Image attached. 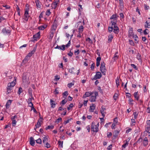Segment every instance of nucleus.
Instances as JSON below:
<instances>
[{"label":"nucleus","instance_id":"1","mask_svg":"<svg viewBox=\"0 0 150 150\" xmlns=\"http://www.w3.org/2000/svg\"><path fill=\"white\" fill-rule=\"evenodd\" d=\"M99 126L98 123L96 125H95L94 122H93L91 125V130L93 132H97L98 131V127Z\"/></svg>","mask_w":150,"mask_h":150},{"label":"nucleus","instance_id":"2","mask_svg":"<svg viewBox=\"0 0 150 150\" xmlns=\"http://www.w3.org/2000/svg\"><path fill=\"white\" fill-rule=\"evenodd\" d=\"M102 76V75L101 73L99 71L96 72V74L94 76L93 78L92 79V80H96L97 79H98L100 78Z\"/></svg>","mask_w":150,"mask_h":150},{"label":"nucleus","instance_id":"3","mask_svg":"<svg viewBox=\"0 0 150 150\" xmlns=\"http://www.w3.org/2000/svg\"><path fill=\"white\" fill-rule=\"evenodd\" d=\"M94 96H91L90 98V100L91 102H94L96 101V97L98 96V92H95L94 93Z\"/></svg>","mask_w":150,"mask_h":150},{"label":"nucleus","instance_id":"4","mask_svg":"<svg viewBox=\"0 0 150 150\" xmlns=\"http://www.w3.org/2000/svg\"><path fill=\"white\" fill-rule=\"evenodd\" d=\"M9 28H4L2 30V32L3 34H7L9 33L11 31L9 29Z\"/></svg>","mask_w":150,"mask_h":150},{"label":"nucleus","instance_id":"5","mask_svg":"<svg viewBox=\"0 0 150 150\" xmlns=\"http://www.w3.org/2000/svg\"><path fill=\"white\" fill-rule=\"evenodd\" d=\"M28 11H26L24 15V19L26 21H28L29 17Z\"/></svg>","mask_w":150,"mask_h":150},{"label":"nucleus","instance_id":"6","mask_svg":"<svg viewBox=\"0 0 150 150\" xmlns=\"http://www.w3.org/2000/svg\"><path fill=\"white\" fill-rule=\"evenodd\" d=\"M13 87V86H11V84L10 83H8L7 87V92H8V93H9L11 92V91Z\"/></svg>","mask_w":150,"mask_h":150},{"label":"nucleus","instance_id":"7","mask_svg":"<svg viewBox=\"0 0 150 150\" xmlns=\"http://www.w3.org/2000/svg\"><path fill=\"white\" fill-rule=\"evenodd\" d=\"M40 32H39L37 33L36 34L33 35V38L34 39V40L37 41L38 39H39L40 37Z\"/></svg>","mask_w":150,"mask_h":150},{"label":"nucleus","instance_id":"8","mask_svg":"<svg viewBox=\"0 0 150 150\" xmlns=\"http://www.w3.org/2000/svg\"><path fill=\"white\" fill-rule=\"evenodd\" d=\"M100 70L102 73L103 75H105V73L106 72V69L105 67H100Z\"/></svg>","mask_w":150,"mask_h":150},{"label":"nucleus","instance_id":"9","mask_svg":"<svg viewBox=\"0 0 150 150\" xmlns=\"http://www.w3.org/2000/svg\"><path fill=\"white\" fill-rule=\"evenodd\" d=\"M93 93V92H86L85 93V94L83 95V98H84L87 97H89L91 95H92Z\"/></svg>","mask_w":150,"mask_h":150},{"label":"nucleus","instance_id":"10","mask_svg":"<svg viewBox=\"0 0 150 150\" xmlns=\"http://www.w3.org/2000/svg\"><path fill=\"white\" fill-rule=\"evenodd\" d=\"M30 144L32 146H34L35 144V142L33 137H30Z\"/></svg>","mask_w":150,"mask_h":150},{"label":"nucleus","instance_id":"11","mask_svg":"<svg viewBox=\"0 0 150 150\" xmlns=\"http://www.w3.org/2000/svg\"><path fill=\"white\" fill-rule=\"evenodd\" d=\"M55 48L58 49L62 50H64L65 49V46L64 45H62L61 46H59L57 45L56 47Z\"/></svg>","mask_w":150,"mask_h":150},{"label":"nucleus","instance_id":"12","mask_svg":"<svg viewBox=\"0 0 150 150\" xmlns=\"http://www.w3.org/2000/svg\"><path fill=\"white\" fill-rule=\"evenodd\" d=\"M113 32L116 34H117L119 32V28L116 25L114 26Z\"/></svg>","mask_w":150,"mask_h":150},{"label":"nucleus","instance_id":"13","mask_svg":"<svg viewBox=\"0 0 150 150\" xmlns=\"http://www.w3.org/2000/svg\"><path fill=\"white\" fill-rule=\"evenodd\" d=\"M50 104L51 107L52 108H54L55 107V105L56 104V103H55V102L52 99L50 100Z\"/></svg>","mask_w":150,"mask_h":150},{"label":"nucleus","instance_id":"14","mask_svg":"<svg viewBox=\"0 0 150 150\" xmlns=\"http://www.w3.org/2000/svg\"><path fill=\"white\" fill-rule=\"evenodd\" d=\"M143 144L144 146H146L148 144V140L147 137H145L143 141Z\"/></svg>","mask_w":150,"mask_h":150},{"label":"nucleus","instance_id":"15","mask_svg":"<svg viewBox=\"0 0 150 150\" xmlns=\"http://www.w3.org/2000/svg\"><path fill=\"white\" fill-rule=\"evenodd\" d=\"M92 105L90 106L89 111L91 112H93L95 109V105L94 104H92Z\"/></svg>","mask_w":150,"mask_h":150},{"label":"nucleus","instance_id":"16","mask_svg":"<svg viewBox=\"0 0 150 150\" xmlns=\"http://www.w3.org/2000/svg\"><path fill=\"white\" fill-rule=\"evenodd\" d=\"M106 110V109L105 108L102 107V109L100 110V112L102 114V116L104 117H105V110Z\"/></svg>","mask_w":150,"mask_h":150},{"label":"nucleus","instance_id":"17","mask_svg":"<svg viewBox=\"0 0 150 150\" xmlns=\"http://www.w3.org/2000/svg\"><path fill=\"white\" fill-rule=\"evenodd\" d=\"M35 3L37 8H41L40 2L39 0H37L35 1Z\"/></svg>","mask_w":150,"mask_h":150},{"label":"nucleus","instance_id":"18","mask_svg":"<svg viewBox=\"0 0 150 150\" xmlns=\"http://www.w3.org/2000/svg\"><path fill=\"white\" fill-rule=\"evenodd\" d=\"M133 35L132 28H129V35L130 36H132Z\"/></svg>","mask_w":150,"mask_h":150},{"label":"nucleus","instance_id":"19","mask_svg":"<svg viewBox=\"0 0 150 150\" xmlns=\"http://www.w3.org/2000/svg\"><path fill=\"white\" fill-rule=\"evenodd\" d=\"M69 71L72 74H74L76 73V70L74 67H72L71 69H69Z\"/></svg>","mask_w":150,"mask_h":150},{"label":"nucleus","instance_id":"20","mask_svg":"<svg viewBox=\"0 0 150 150\" xmlns=\"http://www.w3.org/2000/svg\"><path fill=\"white\" fill-rule=\"evenodd\" d=\"M12 101V100H8L6 105V108H7L9 107V106L11 105Z\"/></svg>","mask_w":150,"mask_h":150},{"label":"nucleus","instance_id":"21","mask_svg":"<svg viewBox=\"0 0 150 150\" xmlns=\"http://www.w3.org/2000/svg\"><path fill=\"white\" fill-rule=\"evenodd\" d=\"M138 92H135L134 93V98L138 100L139 98V96L138 95Z\"/></svg>","mask_w":150,"mask_h":150},{"label":"nucleus","instance_id":"22","mask_svg":"<svg viewBox=\"0 0 150 150\" xmlns=\"http://www.w3.org/2000/svg\"><path fill=\"white\" fill-rule=\"evenodd\" d=\"M111 21L112 25L115 26L117 23V19H114Z\"/></svg>","mask_w":150,"mask_h":150},{"label":"nucleus","instance_id":"23","mask_svg":"<svg viewBox=\"0 0 150 150\" xmlns=\"http://www.w3.org/2000/svg\"><path fill=\"white\" fill-rule=\"evenodd\" d=\"M68 95L67 91H65L62 93L63 97V98L65 99L66 97Z\"/></svg>","mask_w":150,"mask_h":150},{"label":"nucleus","instance_id":"24","mask_svg":"<svg viewBox=\"0 0 150 150\" xmlns=\"http://www.w3.org/2000/svg\"><path fill=\"white\" fill-rule=\"evenodd\" d=\"M83 27L82 25L80 26L78 28V32L80 33H82L83 31Z\"/></svg>","mask_w":150,"mask_h":150},{"label":"nucleus","instance_id":"25","mask_svg":"<svg viewBox=\"0 0 150 150\" xmlns=\"http://www.w3.org/2000/svg\"><path fill=\"white\" fill-rule=\"evenodd\" d=\"M113 38V36L112 35H111L108 36V42H111L112 39Z\"/></svg>","mask_w":150,"mask_h":150},{"label":"nucleus","instance_id":"26","mask_svg":"<svg viewBox=\"0 0 150 150\" xmlns=\"http://www.w3.org/2000/svg\"><path fill=\"white\" fill-rule=\"evenodd\" d=\"M59 2V1H55L52 4V5H53L54 8H56L57 4Z\"/></svg>","mask_w":150,"mask_h":150},{"label":"nucleus","instance_id":"27","mask_svg":"<svg viewBox=\"0 0 150 150\" xmlns=\"http://www.w3.org/2000/svg\"><path fill=\"white\" fill-rule=\"evenodd\" d=\"M47 140L48 139L47 136H45V137L43 138L42 141L43 143L44 144H45V143L47 142Z\"/></svg>","mask_w":150,"mask_h":150},{"label":"nucleus","instance_id":"28","mask_svg":"<svg viewBox=\"0 0 150 150\" xmlns=\"http://www.w3.org/2000/svg\"><path fill=\"white\" fill-rule=\"evenodd\" d=\"M124 142H125V143L122 145V147L125 148L128 145L129 143L127 140H125Z\"/></svg>","mask_w":150,"mask_h":150},{"label":"nucleus","instance_id":"29","mask_svg":"<svg viewBox=\"0 0 150 150\" xmlns=\"http://www.w3.org/2000/svg\"><path fill=\"white\" fill-rule=\"evenodd\" d=\"M58 144L59 145V146L61 148H63V141H58Z\"/></svg>","mask_w":150,"mask_h":150},{"label":"nucleus","instance_id":"30","mask_svg":"<svg viewBox=\"0 0 150 150\" xmlns=\"http://www.w3.org/2000/svg\"><path fill=\"white\" fill-rule=\"evenodd\" d=\"M37 48V46L33 48V50L31 51L30 53L32 55L35 52Z\"/></svg>","mask_w":150,"mask_h":150},{"label":"nucleus","instance_id":"31","mask_svg":"<svg viewBox=\"0 0 150 150\" xmlns=\"http://www.w3.org/2000/svg\"><path fill=\"white\" fill-rule=\"evenodd\" d=\"M57 28V26L56 24H53L52 25V30H54L55 31Z\"/></svg>","mask_w":150,"mask_h":150},{"label":"nucleus","instance_id":"32","mask_svg":"<svg viewBox=\"0 0 150 150\" xmlns=\"http://www.w3.org/2000/svg\"><path fill=\"white\" fill-rule=\"evenodd\" d=\"M12 120V124L13 126H15L17 122L15 120Z\"/></svg>","mask_w":150,"mask_h":150},{"label":"nucleus","instance_id":"33","mask_svg":"<svg viewBox=\"0 0 150 150\" xmlns=\"http://www.w3.org/2000/svg\"><path fill=\"white\" fill-rule=\"evenodd\" d=\"M67 102V100L64 99L60 103V104L62 103L63 105H64Z\"/></svg>","mask_w":150,"mask_h":150},{"label":"nucleus","instance_id":"34","mask_svg":"<svg viewBox=\"0 0 150 150\" xmlns=\"http://www.w3.org/2000/svg\"><path fill=\"white\" fill-rule=\"evenodd\" d=\"M54 128V126L53 125H49L46 128V129L47 130L48 129H52Z\"/></svg>","mask_w":150,"mask_h":150},{"label":"nucleus","instance_id":"35","mask_svg":"<svg viewBox=\"0 0 150 150\" xmlns=\"http://www.w3.org/2000/svg\"><path fill=\"white\" fill-rule=\"evenodd\" d=\"M36 142L37 144H41L42 142L41 139L40 138H39L38 139L36 140Z\"/></svg>","mask_w":150,"mask_h":150},{"label":"nucleus","instance_id":"36","mask_svg":"<svg viewBox=\"0 0 150 150\" xmlns=\"http://www.w3.org/2000/svg\"><path fill=\"white\" fill-rule=\"evenodd\" d=\"M46 27H45L44 25H41L38 27V28L39 30H44Z\"/></svg>","mask_w":150,"mask_h":150},{"label":"nucleus","instance_id":"37","mask_svg":"<svg viewBox=\"0 0 150 150\" xmlns=\"http://www.w3.org/2000/svg\"><path fill=\"white\" fill-rule=\"evenodd\" d=\"M40 126L41 124L40 123L39 121L38 120V122L35 125V127H36V128H38Z\"/></svg>","mask_w":150,"mask_h":150},{"label":"nucleus","instance_id":"38","mask_svg":"<svg viewBox=\"0 0 150 150\" xmlns=\"http://www.w3.org/2000/svg\"><path fill=\"white\" fill-rule=\"evenodd\" d=\"M119 133V132L118 131L115 130L114 132V136L115 137H117V136Z\"/></svg>","mask_w":150,"mask_h":150},{"label":"nucleus","instance_id":"39","mask_svg":"<svg viewBox=\"0 0 150 150\" xmlns=\"http://www.w3.org/2000/svg\"><path fill=\"white\" fill-rule=\"evenodd\" d=\"M117 18L116 15L115 14L112 15L110 18V19H117Z\"/></svg>","mask_w":150,"mask_h":150},{"label":"nucleus","instance_id":"40","mask_svg":"<svg viewBox=\"0 0 150 150\" xmlns=\"http://www.w3.org/2000/svg\"><path fill=\"white\" fill-rule=\"evenodd\" d=\"M141 55L139 53H138L137 56V58L138 60H141Z\"/></svg>","mask_w":150,"mask_h":150},{"label":"nucleus","instance_id":"41","mask_svg":"<svg viewBox=\"0 0 150 150\" xmlns=\"http://www.w3.org/2000/svg\"><path fill=\"white\" fill-rule=\"evenodd\" d=\"M116 83L117 85V87H118L119 85V78H117L116 80Z\"/></svg>","mask_w":150,"mask_h":150},{"label":"nucleus","instance_id":"42","mask_svg":"<svg viewBox=\"0 0 150 150\" xmlns=\"http://www.w3.org/2000/svg\"><path fill=\"white\" fill-rule=\"evenodd\" d=\"M28 93L29 96H32V90L31 88H30L28 89Z\"/></svg>","mask_w":150,"mask_h":150},{"label":"nucleus","instance_id":"43","mask_svg":"<svg viewBox=\"0 0 150 150\" xmlns=\"http://www.w3.org/2000/svg\"><path fill=\"white\" fill-rule=\"evenodd\" d=\"M23 90L21 87L19 88L18 93L19 95H20V94L22 92Z\"/></svg>","mask_w":150,"mask_h":150},{"label":"nucleus","instance_id":"44","mask_svg":"<svg viewBox=\"0 0 150 150\" xmlns=\"http://www.w3.org/2000/svg\"><path fill=\"white\" fill-rule=\"evenodd\" d=\"M133 115L134 116V119H136L137 117L138 113L137 112H135L133 113Z\"/></svg>","mask_w":150,"mask_h":150},{"label":"nucleus","instance_id":"45","mask_svg":"<svg viewBox=\"0 0 150 150\" xmlns=\"http://www.w3.org/2000/svg\"><path fill=\"white\" fill-rule=\"evenodd\" d=\"M129 42L130 45L133 46H134V42L132 40H129Z\"/></svg>","mask_w":150,"mask_h":150},{"label":"nucleus","instance_id":"46","mask_svg":"<svg viewBox=\"0 0 150 150\" xmlns=\"http://www.w3.org/2000/svg\"><path fill=\"white\" fill-rule=\"evenodd\" d=\"M45 143V147L47 148H49L50 147V144L48 142H46Z\"/></svg>","mask_w":150,"mask_h":150},{"label":"nucleus","instance_id":"47","mask_svg":"<svg viewBox=\"0 0 150 150\" xmlns=\"http://www.w3.org/2000/svg\"><path fill=\"white\" fill-rule=\"evenodd\" d=\"M113 27H109L108 28V30L109 32L111 33L113 30Z\"/></svg>","mask_w":150,"mask_h":150},{"label":"nucleus","instance_id":"48","mask_svg":"<svg viewBox=\"0 0 150 150\" xmlns=\"http://www.w3.org/2000/svg\"><path fill=\"white\" fill-rule=\"evenodd\" d=\"M16 82V79L15 80V81H14L11 82V83H10L11 84V86H13V87L15 85L16 83L15 82Z\"/></svg>","mask_w":150,"mask_h":150},{"label":"nucleus","instance_id":"49","mask_svg":"<svg viewBox=\"0 0 150 150\" xmlns=\"http://www.w3.org/2000/svg\"><path fill=\"white\" fill-rule=\"evenodd\" d=\"M86 40L87 41H88L89 42L91 43H93L92 41L89 38H86Z\"/></svg>","mask_w":150,"mask_h":150},{"label":"nucleus","instance_id":"50","mask_svg":"<svg viewBox=\"0 0 150 150\" xmlns=\"http://www.w3.org/2000/svg\"><path fill=\"white\" fill-rule=\"evenodd\" d=\"M142 139L141 137H140L138 139V140L136 142V143H140L141 142H142Z\"/></svg>","mask_w":150,"mask_h":150},{"label":"nucleus","instance_id":"51","mask_svg":"<svg viewBox=\"0 0 150 150\" xmlns=\"http://www.w3.org/2000/svg\"><path fill=\"white\" fill-rule=\"evenodd\" d=\"M51 13L50 9L47 10L46 12V14L47 16H49Z\"/></svg>","mask_w":150,"mask_h":150},{"label":"nucleus","instance_id":"52","mask_svg":"<svg viewBox=\"0 0 150 150\" xmlns=\"http://www.w3.org/2000/svg\"><path fill=\"white\" fill-rule=\"evenodd\" d=\"M118 94L117 93H115L114 96H113V98L114 99V100H116L118 96Z\"/></svg>","mask_w":150,"mask_h":150},{"label":"nucleus","instance_id":"53","mask_svg":"<svg viewBox=\"0 0 150 150\" xmlns=\"http://www.w3.org/2000/svg\"><path fill=\"white\" fill-rule=\"evenodd\" d=\"M74 85V83H69L68 84V86L69 88H70Z\"/></svg>","mask_w":150,"mask_h":150},{"label":"nucleus","instance_id":"54","mask_svg":"<svg viewBox=\"0 0 150 150\" xmlns=\"http://www.w3.org/2000/svg\"><path fill=\"white\" fill-rule=\"evenodd\" d=\"M131 66L133 67L134 69H135L136 70H137L138 69V68L137 67L135 66V65L133 64H131Z\"/></svg>","mask_w":150,"mask_h":150},{"label":"nucleus","instance_id":"55","mask_svg":"<svg viewBox=\"0 0 150 150\" xmlns=\"http://www.w3.org/2000/svg\"><path fill=\"white\" fill-rule=\"evenodd\" d=\"M135 119H131L132 124L133 125H135V124L136 122L135 120Z\"/></svg>","mask_w":150,"mask_h":150},{"label":"nucleus","instance_id":"56","mask_svg":"<svg viewBox=\"0 0 150 150\" xmlns=\"http://www.w3.org/2000/svg\"><path fill=\"white\" fill-rule=\"evenodd\" d=\"M119 4L120 5L123 6V0H119Z\"/></svg>","mask_w":150,"mask_h":150},{"label":"nucleus","instance_id":"57","mask_svg":"<svg viewBox=\"0 0 150 150\" xmlns=\"http://www.w3.org/2000/svg\"><path fill=\"white\" fill-rule=\"evenodd\" d=\"M62 119L61 117H59L58 119H57V121H56V122L59 123L60 121H62Z\"/></svg>","mask_w":150,"mask_h":150},{"label":"nucleus","instance_id":"58","mask_svg":"<svg viewBox=\"0 0 150 150\" xmlns=\"http://www.w3.org/2000/svg\"><path fill=\"white\" fill-rule=\"evenodd\" d=\"M70 44H71V42H70V40L68 42V43L66 45H65V47H67L70 46Z\"/></svg>","mask_w":150,"mask_h":150},{"label":"nucleus","instance_id":"59","mask_svg":"<svg viewBox=\"0 0 150 150\" xmlns=\"http://www.w3.org/2000/svg\"><path fill=\"white\" fill-rule=\"evenodd\" d=\"M95 64L94 63H93L92 64L91 67V70H93L94 69Z\"/></svg>","mask_w":150,"mask_h":150},{"label":"nucleus","instance_id":"60","mask_svg":"<svg viewBox=\"0 0 150 150\" xmlns=\"http://www.w3.org/2000/svg\"><path fill=\"white\" fill-rule=\"evenodd\" d=\"M31 110H33L34 112L35 113H37V111L34 108V106H32V108H31Z\"/></svg>","mask_w":150,"mask_h":150},{"label":"nucleus","instance_id":"61","mask_svg":"<svg viewBox=\"0 0 150 150\" xmlns=\"http://www.w3.org/2000/svg\"><path fill=\"white\" fill-rule=\"evenodd\" d=\"M112 133L111 132H108L107 133V136L108 137H110L112 136Z\"/></svg>","mask_w":150,"mask_h":150},{"label":"nucleus","instance_id":"62","mask_svg":"<svg viewBox=\"0 0 150 150\" xmlns=\"http://www.w3.org/2000/svg\"><path fill=\"white\" fill-rule=\"evenodd\" d=\"M136 12H137L139 15H140L141 13L140 11V10L139 9L138 7H137L136 9Z\"/></svg>","mask_w":150,"mask_h":150},{"label":"nucleus","instance_id":"63","mask_svg":"<svg viewBox=\"0 0 150 150\" xmlns=\"http://www.w3.org/2000/svg\"><path fill=\"white\" fill-rule=\"evenodd\" d=\"M101 58L100 57H98L96 59V61L100 62Z\"/></svg>","mask_w":150,"mask_h":150},{"label":"nucleus","instance_id":"64","mask_svg":"<svg viewBox=\"0 0 150 150\" xmlns=\"http://www.w3.org/2000/svg\"><path fill=\"white\" fill-rule=\"evenodd\" d=\"M150 127L147 126V127H146V131L147 132H149V131L150 130Z\"/></svg>","mask_w":150,"mask_h":150}]
</instances>
